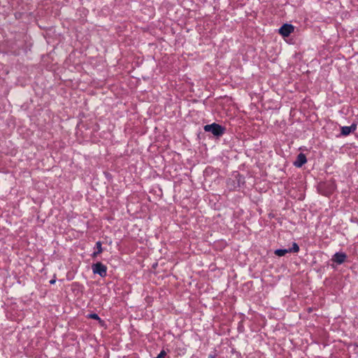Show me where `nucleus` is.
<instances>
[{"mask_svg":"<svg viewBox=\"0 0 358 358\" xmlns=\"http://www.w3.org/2000/svg\"><path fill=\"white\" fill-rule=\"evenodd\" d=\"M288 251L289 252V253H296V252H298L299 251V245L296 243L294 242L292 243V248H289L288 249Z\"/></svg>","mask_w":358,"mask_h":358,"instance_id":"9d476101","label":"nucleus"},{"mask_svg":"<svg viewBox=\"0 0 358 358\" xmlns=\"http://www.w3.org/2000/svg\"><path fill=\"white\" fill-rule=\"evenodd\" d=\"M88 318L94 319L98 320L99 322H103L99 316L96 313H90L88 315Z\"/></svg>","mask_w":358,"mask_h":358,"instance_id":"9b49d317","label":"nucleus"},{"mask_svg":"<svg viewBox=\"0 0 358 358\" xmlns=\"http://www.w3.org/2000/svg\"><path fill=\"white\" fill-rule=\"evenodd\" d=\"M55 282H56V280L55 278L50 280V283L52 284V285L55 284Z\"/></svg>","mask_w":358,"mask_h":358,"instance_id":"ddd939ff","label":"nucleus"},{"mask_svg":"<svg viewBox=\"0 0 358 358\" xmlns=\"http://www.w3.org/2000/svg\"><path fill=\"white\" fill-rule=\"evenodd\" d=\"M287 253H289L288 249H276L274 251V254L278 257H282L285 255Z\"/></svg>","mask_w":358,"mask_h":358,"instance_id":"6e6552de","label":"nucleus"},{"mask_svg":"<svg viewBox=\"0 0 358 358\" xmlns=\"http://www.w3.org/2000/svg\"><path fill=\"white\" fill-rule=\"evenodd\" d=\"M208 358H215V355H209Z\"/></svg>","mask_w":358,"mask_h":358,"instance_id":"4468645a","label":"nucleus"},{"mask_svg":"<svg viewBox=\"0 0 358 358\" xmlns=\"http://www.w3.org/2000/svg\"><path fill=\"white\" fill-rule=\"evenodd\" d=\"M92 269L94 274H98L101 277H106L107 275V267L101 262H96L92 265Z\"/></svg>","mask_w":358,"mask_h":358,"instance_id":"f03ea898","label":"nucleus"},{"mask_svg":"<svg viewBox=\"0 0 358 358\" xmlns=\"http://www.w3.org/2000/svg\"><path fill=\"white\" fill-rule=\"evenodd\" d=\"M350 131L351 133L352 132H354L356 129H357V124H355V123H352L350 126Z\"/></svg>","mask_w":358,"mask_h":358,"instance_id":"f8f14e48","label":"nucleus"},{"mask_svg":"<svg viewBox=\"0 0 358 358\" xmlns=\"http://www.w3.org/2000/svg\"><path fill=\"white\" fill-rule=\"evenodd\" d=\"M173 176V178H175V177H176V176H177V174L173 175V176Z\"/></svg>","mask_w":358,"mask_h":358,"instance_id":"2eb2a0df","label":"nucleus"},{"mask_svg":"<svg viewBox=\"0 0 358 358\" xmlns=\"http://www.w3.org/2000/svg\"><path fill=\"white\" fill-rule=\"evenodd\" d=\"M351 133L350 127L344 126L341 129V135L347 136Z\"/></svg>","mask_w":358,"mask_h":358,"instance_id":"1a4fd4ad","label":"nucleus"},{"mask_svg":"<svg viewBox=\"0 0 358 358\" xmlns=\"http://www.w3.org/2000/svg\"><path fill=\"white\" fill-rule=\"evenodd\" d=\"M294 30V27L288 23L283 24L278 30L280 35L284 37L289 36Z\"/></svg>","mask_w":358,"mask_h":358,"instance_id":"20e7f679","label":"nucleus"},{"mask_svg":"<svg viewBox=\"0 0 358 358\" xmlns=\"http://www.w3.org/2000/svg\"><path fill=\"white\" fill-rule=\"evenodd\" d=\"M229 182L234 189L240 188L244 185L245 181V178L239 173H236L234 175V178L230 179Z\"/></svg>","mask_w":358,"mask_h":358,"instance_id":"7ed1b4c3","label":"nucleus"},{"mask_svg":"<svg viewBox=\"0 0 358 358\" xmlns=\"http://www.w3.org/2000/svg\"><path fill=\"white\" fill-rule=\"evenodd\" d=\"M307 162L306 156L303 153H299L294 162L296 167L300 168Z\"/></svg>","mask_w":358,"mask_h":358,"instance_id":"423d86ee","label":"nucleus"},{"mask_svg":"<svg viewBox=\"0 0 358 358\" xmlns=\"http://www.w3.org/2000/svg\"><path fill=\"white\" fill-rule=\"evenodd\" d=\"M206 132H210L216 138L221 137L225 132L226 128L219 124L213 122L210 124H206L203 127Z\"/></svg>","mask_w":358,"mask_h":358,"instance_id":"f257e3e1","label":"nucleus"},{"mask_svg":"<svg viewBox=\"0 0 358 358\" xmlns=\"http://www.w3.org/2000/svg\"><path fill=\"white\" fill-rule=\"evenodd\" d=\"M101 245H102V244H101V241H97L96 243V251H95L92 253V257L93 258L96 257L99 254H101L103 252V248H102Z\"/></svg>","mask_w":358,"mask_h":358,"instance_id":"0eeeda50","label":"nucleus"},{"mask_svg":"<svg viewBox=\"0 0 358 358\" xmlns=\"http://www.w3.org/2000/svg\"><path fill=\"white\" fill-rule=\"evenodd\" d=\"M347 259V255L343 252H336L331 258V261L336 262L338 264H341Z\"/></svg>","mask_w":358,"mask_h":358,"instance_id":"39448f33","label":"nucleus"}]
</instances>
